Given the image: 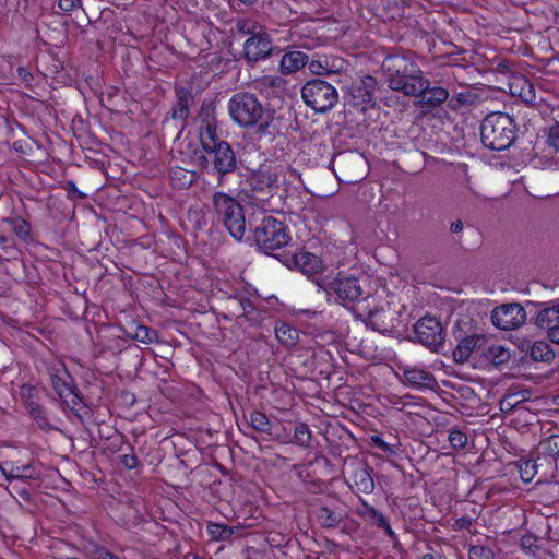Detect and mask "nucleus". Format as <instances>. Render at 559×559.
I'll return each instance as SVG.
<instances>
[{"instance_id": "4", "label": "nucleus", "mask_w": 559, "mask_h": 559, "mask_svg": "<svg viewBox=\"0 0 559 559\" xmlns=\"http://www.w3.org/2000/svg\"><path fill=\"white\" fill-rule=\"evenodd\" d=\"M213 204L218 219L223 222L229 234L241 240L246 233V219L242 207L237 200L223 192H216Z\"/></svg>"}, {"instance_id": "16", "label": "nucleus", "mask_w": 559, "mask_h": 559, "mask_svg": "<svg viewBox=\"0 0 559 559\" xmlns=\"http://www.w3.org/2000/svg\"><path fill=\"white\" fill-rule=\"evenodd\" d=\"M0 472L8 481L36 477V473L32 464L20 465L15 463H4L0 464Z\"/></svg>"}, {"instance_id": "9", "label": "nucleus", "mask_w": 559, "mask_h": 559, "mask_svg": "<svg viewBox=\"0 0 559 559\" xmlns=\"http://www.w3.org/2000/svg\"><path fill=\"white\" fill-rule=\"evenodd\" d=\"M205 152L209 156H199L202 166L209 167V157H211L213 159V168L219 174H226L235 168V155L227 142L221 141L216 146Z\"/></svg>"}, {"instance_id": "29", "label": "nucleus", "mask_w": 559, "mask_h": 559, "mask_svg": "<svg viewBox=\"0 0 559 559\" xmlns=\"http://www.w3.org/2000/svg\"><path fill=\"white\" fill-rule=\"evenodd\" d=\"M250 423H251V426L260 432H269L271 429V424H270L269 418L266 417L265 414H263L261 412H253L250 415Z\"/></svg>"}, {"instance_id": "8", "label": "nucleus", "mask_w": 559, "mask_h": 559, "mask_svg": "<svg viewBox=\"0 0 559 559\" xmlns=\"http://www.w3.org/2000/svg\"><path fill=\"white\" fill-rule=\"evenodd\" d=\"M526 320L525 310L519 304H507L497 307L491 312V321L501 330H514Z\"/></svg>"}, {"instance_id": "30", "label": "nucleus", "mask_w": 559, "mask_h": 559, "mask_svg": "<svg viewBox=\"0 0 559 559\" xmlns=\"http://www.w3.org/2000/svg\"><path fill=\"white\" fill-rule=\"evenodd\" d=\"M86 559H118L116 556L110 554L104 548L98 547L97 545L90 543L85 547Z\"/></svg>"}, {"instance_id": "44", "label": "nucleus", "mask_w": 559, "mask_h": 559, "mask_svg": "<svg viewBox=\"0 0 559 559\" xmlns=\"http://www.w3.org/2000/svg\"><path fill=\"white\" fill-rule=\"evenodd\" d=\"M275 182H276V177L274 175H272V174H267L266 178H265V185L271 187Z\"/></svg>"}, {"instance_id": "2", "label": "nucleus", "mask_w": 559, "mask_h": 559, "mask_svg": "<svg viewBox=\"0 0 559 559\" xmlns=\"http://www.w3.org/2000/svg\"><path fill=\"white\" fill-rule=\"evenodd\" d=\"M228 109L231 119L241 127L258 126L265 131L272 117L263 109L258 98L249 93H238L228 102Z\"/></svg>"}, {"instance_id": "45", "label": "nucleus", "mask_w": 559, "mask_h": 559, "mask_svg": "<svg viewBox=\"0 0 559 559\" xmlns=\"http://www.w3.org/2000/svg\"><path fill=\"white\" fill-rule=\"evenodd\" d=\"M362 485H364V490H366V491L372 490V488H373V483L370 478L364 479Z\"/></svg>"}, {"instance_id": "28", "label": "nucleus", "mask_w": 559, "mask_h": 559, "mask_svg": "<svg viewBox=\"0 0 559 559\" xmlns=\"http://www.w3.org/2000/svg\"><path fill=\"white\" fill-rule=\"evenodd\" d=\"M318 521L325 527H334L338 524L340 518L329 508H321L317 514Z\"/></svg>"}, {"instance_id": "18", "label": "nucleus", "mask_w": 559, "mask_h": 559, "mask_svg": "<svg viewBox=\"0 0 559 559\" xmlns=\"http://www.w3.org/2000/svg\"><path fill=\"white\" fill-rule=\"evenodd\" d=\"M405 381L416 388L429 386L432 377L430 372L419 368H408L404 370Z\"/></svg>"}, {"instance_id": "19", "label": "nucleus", "mask_w": 559, "mask_h": 559, "mask_svg": "<svg viewBox=\"0 0 559 559\" xmlns=\"http://www.w3.org/2000/svg\"><path fill=\"white\" fill-rule=\"evenodd\" d=\"M277 340L285 346L292 347L298 341V331L287 323H280L275 328Z\"/></svg>"}, {"instance_id": "39", "label": "nucleus", "mask_w": 559, "mask_h": 559, "mask_svg": "<svg viewBox=\"0 0 559 559\" xmlns=\"http://www.w3.org/2000/svg\"><path fill=\"white\" fill-rule=\"evenodd\" d=\"M80 4L81 0H59V8L64 12H71Z\"/></svg>"}, {"instance_id": "32", "label": "nucleus", "mask_w": 559, "mask_h": 559, "mask_svg": "<svg viewBox=\"0 0 559 559\" xmlns=\"http://www.w3.org/2000/svg\"><path fill=\"white\" fill-rule=\"evenodd\" d=\"M487 356L493 364H501L508 359L509 353L502 345L495 344L488 348Z\"/></svg>"}, {"instance_id": "50", "label": "nucleus", "mask_w": 559, "mask_h": 559, "mask_svg": "<svg viewBox=\"0 0 559 559\" xmlns=\"http://www.w3.org/2000/svg\"><path fill=\"white\" fill-rule=\"evenodd\" d=\"M66 559H78V558H75V557H70V558H66Z\"/></svg>"}, {"instance_id": "25", "label": "nucleus", "mask_w": 559, "mask_h": 559, "mask_svg": "<svg viewBox=\"0 0 559 559\" xmlns=\"http://www.w3.org/2000/svg\"><path fill=\"white\" fill-rule=\"evenodd\" d=\"M531 356L536 361H550L555 355L547 343L535 342L531 347Z\"/></svg>"}, {"instance_id": "6", "label": "nucleus", "mask_w": 559, "mask_h": 559, "mask_svg": "<svg viewBox=\"0 0 559 559\" xmlns=\"http://www.w3.org/2000/svg\"><path fill=\"white\" fill-rule=\"evenodd\" d=\"M301 96L309 107L319 112L333 108L338 98L336 88L319 79L308 81L302 86Z\"/></svg>"}, {"instance_id": "40", "label": "nucleus", "mask_w": 559, "mask_h": 559, "mask_svg": "<svg viewBox=\"0 0 559 559\" xmlns=\"http://www.w3.org/2000/svg\"><path fill=\"white\" fill-rule=\"evenodd\" d=\"M122 464L127 468L132 469L136 466V457L134 455H123Z\"/></svg>"}, {"instance_id": "13", "label": "nucleus", "mask_w": 559, "mask_h": 559, "mask_svg": "<svg viewBox=\"0 0 559 559\" xmlns=\"http://www.w3.org/2000/svg\"><path fill=\"white\" fill-rule=\"evenodd\" d=\"M309 70L317 75L338 73L346 67L345 61L338 57L323 56L309 62Z\"/></svg>"}, {"instance_id": "11", "label": "nucleus", "mask_w": 559, "mask_h": 559, "mask_svg": "<svg viewBox=\"0 0 559 559\" xmlns=\"http://www.w3.org/2000/svg\"><path fill=\"white\" fill-rule=\"evenodd\" d=\"M417 340L428 347H437L443 342V329L433 317H424L415 325Z\"/></svg>"}, {"instance_id": "47", "label": "nucleus", "mask_w": 559, "mask_h": 559, "mask_svg": "<svg viewBox=\"0 0 559 559\" xmlns=\"http://www.w3.org/2000/svg\"><path fill=\"white\" fill-rule=\"evenodd\" d=\"M240 2L245 3V4H252L255 2V0H239Z\"/></svg>"}, {"instance_id": "24", "label": "nucleus", "mask_w": 559, "mask_h": 559, "mask_svg": "<svg viewBox=\"0 0 559 559\" xmlns=\"http://www.w3.org/2000/svg\"><path fill=\"white\" fill-rule=\"evenodd\" d=\"M476 346V340L474 337H466L462 340L453 350V356L456 361L464 362L467 360L472 352Z\"/></svg>"}, {"instance_id": "35", "label": "nucleus", "mask_w": 559, "mask_h": 559, "mask_svg": "<svg viewBox=\"0 0 559 559\" xmlns=\"http://www.w3.org/2000/svg\"><path fill=\"white\" fill-rule=\"evenodd\" d=\"M209 533L216 539H224L233 534V530L222 524H211L209 525Z\"/></svg>"}, {"instance_id": "5", "label": "nucleus", "mask_w": 559, "mask_h": 559, "mask_svg": "<svg viewBox=\"0 0 559 559\" xmlns=\"http://www.w3.org/2000/svg\"><path fill=\"white\" fill-rule=\"evenodd\" d=\"M257 245L267 251L285 247L290 241L286 226L273 216H265L254 230Z\"/></svg>"}, {"instance_id": "21", "label": "nucleus", "mask_w": 559, "mask_h": 559, "mask_svg": "<svg viewBox=\"0 0 559 559\" xmlns=\"http://www.w3.org/2000/svg\"><path fill=\"white\" fill-rule=\"evenodd\" d=\"M131 329L129 335L138 342L152 344L157 340L156 331L146 325L135 324Z\"/></svg>"}, {"instance_id": "20", "label": "nucleus", "mask_w": 559, "mask_h": 559, "mask_svg": "<svg viewBox=\"0 0 559 559\" xmlns=\"http://www.w3.org/2000/svg\"><path fill=\"white\" fill-rule=\"evenodd\" d=\"M537 323L547 331L559 324V305L540 310L537 314Z\"/></svg>"}, {"instance_id": "31", "label": "nucleus", "mask_w": 559, "mask_h": 559, "mask_svg": "<svg viewBox=\"0 0 559 559\" xmlns=\"http://www.w3.org/2000/svg\"><path fill=\"white\" fill-rule=\"evenodd\" d=\"M542 451L555 457L559 455V436L551 435L544 439L539 444Z\"/></svg>"}, {"instance_id": "42", "label": "nucleus", "mask_w": 559, "mask_h": 559, "mask_svg": "<svg viewBox=\"0 0 559 559\" xmlns=\"http://www.w3.org/2000/svg\"><path fill=\"white\" fill-rule=\"evenodd\" d=\"M378 523L380 525H382L383 527H385L389 533H391V528L382 514L378 515Z\"/></svg>"}, {"instance_id": "36", "label": "nucleus", "mask_w": 559, "mask_h": 559, "mask_svg": "<svg viewBox=\"0 0 559 559\" xmlns=\"http://www.w3.org/2000/svg\"><path fill=\"white\" fill-rule=\"evenodd\" d=\"M547 143L555 151H559V123L556 122L548 128Z\"/></svg>"}, {"instance_id": "37", "label": "nucleus", "mask_w": 559, "mask_h": 559, "mask_svg": "<svg viewBox=\"0 0 559 559\" xmlns=\"http://www.w3.org/2000/svg\"><path fill=\"white\" fill-rule=\"evenodd\" d=\"M493 556L491 549L484 546H473L469 549L471 559H491Z\"/></svg>"}, {"instance_id": "10", "label": "nucleus", "mask_w": 559, "mask_h": 559, "mask_svg": "<svg viewBox=\"0 0 559 559\" xmlns=\"http://www.w3.org/2000/svg\"><path fill=\"white\" fill-rule=\"evenodd\" d=\"M50 376L52 388L63 403L69 406H75L80 399L74 390L72 378L64 366L62 364H58L51 370Z\"/></svg>"}, {"instance_id": "3", "label": "nucleus", "mask_w": 559, "mask_h": 559, "mask_svg": "<svg viewBox=\"0 0 559 559\" xmlns=\"http://www.w3.org/2000/svg\"><path fill=\"white\" fill-rule=\"evenodd\" d=\"M481 142L492 151L508 148L514 140L512 118L503 112L489 114L481 123Z\"/></svg>"}, {"instance_id": "12", "label": "nucleus", "mask_w": 559, "mask_h": 559, "mask_svg": "<svg viewBox=\"0 0 559 559\" xmlns=\"http://www.w3.org/2000/svg\"><path fill=\"white\" fill-rule=\"evenodd\" d=\"M272 50V43L265 33H258L249 37L245 45V56L249 61H258L266 58Z\"/></svg>"}, {"instance_id": "46", "label": "nucleus", "mask_w": 559, "mask_h": 559, "mask_svg": "<svg viewBox=\"0 0 559 559\" xmlns=\"http://www.w3.org/2000/svg\"><path fill=\"white\" fill-rule=\"evenodd\" d=\"M238 29L243 33H250V29L247 28V23L243 21L238 22Z\"/></svg>"}, {"instance_id": "14", "label": "nucleus", "mask_w": 559, "mask_h": 559, "mask_svg": "<svg viewBox=\"0 0 559 559\" xmlns=\"http://www.w3.org/2000/svg\"><path fill=\"white\" fill-rule=\"evenodd\" d=\"M510 93L523 102L533 104L536 102L534 85L524 76H513L509 83Z\"/></svg>"}, {"instance_id": "27", "label": "nucleus", "mask_w": 559, "mask_h": 559, "mask_svg": "<svg viewBox=\"0 0 559 559\" xmlns=\"http://www.w3.org/2000/svg\"><path fill=\"white\" fill-rule=\"evenodd\" d=\"M12 230L15 233V235L24 240V241H27L31 237V226L29 224L24 221L23 218H12L10 219L9 222Z\"/></svg>"}, {"instance_id": "43", "label": "nucleus", "mask_w": 559, "mask_h": 559, "mask_svg": "<svg viewBox=\"0 0 559 559\" xmlns=\"http://www.w3.org/2000/svg\"><path fill=\"white\" fill-rule=\"evenodd\" d=\"M462 228H463V224L461 221H456V222L452 223V225H451V230L453 233H459L462 230Z\"/></svg>"}, {"instance_id": "34", "label": "nucleus", "mask_w": 559, "mask_h": 559, "mask_svg": "<svg viewBox=\"0 0 559 559\" xmlns=\"http://www.w3.org/2000/svg\"><path fill=\"white\" fill-rule=\"evenodd\" d=\"M448 439L454 449H463L467 443V436L459 429L450 430Z\"/></svg>"}, {"instance_id": "33", "label": "nucleus", "mask_w": 559, "mask_h": 559, "mask_svg": "<svg viewBox=\"0 0 559 559\" xmlns=\"http://www.w3.org/2000/svg\"><path fill=\"white\" fill-rule=\"evenodd\" d=\"M310 430L306 424H298L294 430L295 442L299 445L307 447L310 441Z\"/></svg>"}, {"instance_id": "7", "label": "nucleus", "mask_w": 559, "mask_h": 559, "mask_svg": "<svg viewBox=\"0 0 559 559\" xmlns=\"http://www.w3.org/2000/svg\"><path fill=\"white\" fill-rule=\"evenodd\" d=\"M324 290L328 299L335 302H354L362 295L358 280L346 276H337L332 282L325 284Z\"/></svg>"}, {"instance_id": "17", "label": "nucleus", "mask_w": 559, "mask_h": 559, "mask_svg": "<svg viewBox=\"0 0 559 559\" xmlns=\"http://www.w3.org/2000/svg\"><path fill=\"white\" fill-rule=\"evenodd\" d=\"M308 62V56L301 51H289L282 57L280 70L283 74L294 73L304 68Z\"/></svg>"}, {"instance_id": "49", "label": "nucleus", "mask_w": 559, "mask_h": 559, "mask_svg": "<svg viewBox=\"0 0 559 559\" xmlns=\"http://www.w3.org/2000/svg\"><path fill=\"white\" fill-rule=\"evenodd\" d=\"M506 402H501V408L503 409Z\"/></svg>"}, {"instance_id": "23", "label": "nucleus", "mask_w": 559, "mask_h": 559, "mask_svg": "<svg viewBox=\"0 0 559 559\" xmlns=\"http://www.w3.org/2000/svg\"><path fill=\"white\" fill-rule=\"evenodd\" d=\"M194 179L195 175L193 171H189L180 167H176L170 170V180L177 188L189 187Z\"/></svg>"}, {"instance_id": "26", "label": "nucleus", "mask_w": 559, "mask_h": 559, "mask_svg": "<svg viewBox=\"0 0 559 559\" xmlns=\"http://www.w3.org/2000/svg\"><path fill=\"white\" fill-rule=\"evenodd\" d=\"M519 473L524 483H530L537 474V464L534 460H521L519 462Z\"/></svg>"}, {"instance_id": "15", "label": "nucleus", "mask_w": 559, "mask_h": 559, "mask_svg": "<svg viewBox=\"0 0 559 559\" xmlns=\"http://www.w3.org/2000/svg\"><path fill=\"white\" fill-rule=\"evenodd\" d=\"M292 262L296 269L307 275H313L322 267L321 260L316 254L306 251L296 253Z\"/></svg>"}, {"instance_id": "22", "label": "nucleus", "mask_w": 559, "mask_h": 559, "mask_svg": "<svg viewBox=\"0 0 559 559\" xmlns=\"http://www.w3.org/2000/svg\"><path fill=\"white\" fill-rule=\"evenodd\" d=\"M199 136L204 151L213 148L219 142L216 138V127L210 121H207L205 127L200 130Z\"/></svg>"}, {"instance_id": "41", "label": "nucleus", "mask_w": 559, "mask_h": 559, "mask_svg": "<svg viewBox=\"0 0 559 559\" xmlns=\"http://www.w3.org/2000/svg\"><path fill=\"white\" fill-rule=\"evenodd\" d=\"M548 337L551 342L559 344V324L554 328H549Z\"/></svg>"}, {"instance_id": "48", "label": "nucleus", "mask_w": 559, "mask_h": 559, "mask_svg": "<svg viewBox=\"0 0 559 559\" xmlns=\"http://www.w3.org/2000/svg\"><path fill=\"white\" fill-rule=\"evenodd\" d=\"M528 539H530V538H523L522 544H523V545H526V540H528Z\"/></svg>"}, {"instance_id": "1", "label": "nucleus", "mask_w": 559, "mask_h": 559, "mask_svg": "<svg viewBox=\"0 0 559 559\" xmlns=\"http://www.w3.org/2000/svg\"><path fill=\"white\" fill-rule=\"evenodd\" d=\"M388 73L389 86L406 96L421 97V103L437 106L443 103L449 93L440 86L430 87V83L421 74L420 68L404 56H390L383 61Z\"/></svg>"}, {"instance_id": "38", "label": "nucleus", "mask_w": 559, "mask_h": 559, "mask_svg": "<svg viewBox=\"0 0 559 559\" xmlns=\"http://www.w3.org/2000/svg\"><path fill=\"white\" fill-rule=\"evenodd\" d=\"M372 444H374L376 447H378L379 449L383 450L384 452H388V453H394L395 450L394 448L389 444L388 442H385L380 436H371L370 438Z\"/></svg>"}]
</instances>
